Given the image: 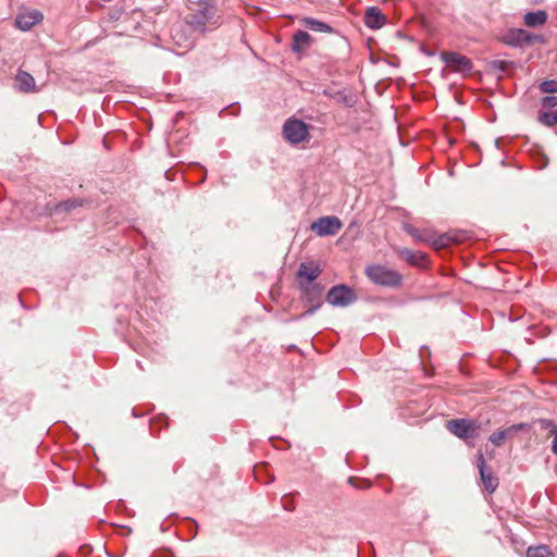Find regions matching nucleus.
<instances>
[{
    "label": "nucleus",
    "mask_w": 557,
    "mask_h": 557,
    "mask_svg": "<svg viewBox=\"0 0 557 557\" xmlns=\"http://www.w3.org/2000/svg\"><path fill=\"white\" fill-rule=\"evenodd\" d=\"M364 274L375 285L388 288H399L403 285V275L382 264L367 265Z\"/></svg>",
    "instance_id": "f257e3e1"
},
{
    "label": "nucleus",
    "mask_w": 557,
    "mask_h": 557,
    "mask_svg": "<svg viewBox=\"0 0 557 557\" xmlns=\"http://www.w3.org/2000/svg\"><path fill=\"white\" fill-rule=\"evenodd\" d=\"M198 9L188 14L187 23L196 30H205L208 26L218 24L215 18L216 9L212 0H201L198 3Z\"/></svg>",
    "instance_id": "f03ea898"
},
{
    "label": "nucleus",
    "mask_w": 557,
    "mask_h": 557,
    "mask_svg": "<svg viewBox=\"0 0 557 557\" xmlns=\"http://www.w3.org/2000/svg\"><path fill=\"white\" fill-rule=\"evenodd\" d=\"M300 289V300L304 302L307 310L300 315H309L314 313L321 308L323 301L324 287L321 284L315 285H298Z\"/></svg>",
    "instance_id": "7ed1b4c3"
},
{
    "label": "nucleus",
    "mask_w": 557,
    "mask_h": 557,
    "mask_svg": "<svg viewBox=\"0 0 557 557\" xmlns=\"http://www.w3.org/2000/svg\"><path fill=\"white\" fill-rule=\"evenodd\" d=\"M446 429L458 438L466 441L478 435L480 423L471 419H453L447 421Z\"/></svg>",
    "instance_id": "20e7f679"
},
{
    "label": "nucleus",
    "mask_w": 557,
    "mask_h": 557,
    "mask_svg": "<svg viewBox=\"0 0 557 557\" xmlns=\"http://www.w3.org/2000/svg\"><path fill=\"white\" fill-rule=\"evenodd\" d=\"M283 135L288 143L300 144L309 139L308 125L300 120H288L283 126Z\"/></svg>",
    "instance_id": "39448f33"
},
{
    "label": "nucleus",
    "mask_w": 557,
    "mask_h": 557,
    "mask_svg": "<svg viewBox=\"0 0 557 557\" xmlns=\"http://www.w3.org/2000/svg\"><path fill=\"white\" fill-rule=\"evenodd\" d=\"M342 227L343 223L337 216H322L310 225L311 231L321 237L335 235Z\"/></svg>",
    "instance_id": "423d86ee"
},
{
    "label": "nucleus",
    "mask_w": 557,
    "mask_h": 557,
    "mask_svg": "<svg viewBox=\"0 0 557 557\" xmlns=\"http://www.w3.org/2000/svg\"><path fill=\"white\" fill-rule=\"evenodd\" d=\"M503 41L512 47H521L534 42H543V37L539 35H532L531 33L521 29H510L503 38Z\"/></svg>",
    "instance_id": "0eeeda50"
},
{
    "label": "nucleus",
    "mask_w": 557,
    "mask_h": 557,
    "mask_svg": "<svg viewBox=\"0 0 557 557\" xmlns=\"http://www.w3.org/2000/svg\"><path fill=\"white\" fill-rule=\"evenodd\" d=\"M326 300L332 306L346 307L356 300V295L346 285H337L329 290Z\"/></svg>",
    "instance_id": "6e6552de"
},
{
    "label": "nucleus",
    "mask_w": 557,
    "mask_h": 557,
    "mask_svg": "<svg viewBox=\"0 0 557 557\" xmlns=\"http://www.w3.org/2000/svg\"><path fill=\"white\" fill-rule=\"evenodd\" d=\"M531 429V424L529 423H516V424H511L507 428H504V429H499L495 432H493L490 437H488V441L496 447H500L504 445V443L509 440V438H512L518 432H521V431H529Z\"/></svg>",
    "instance_id": "1a4fd4ad"
},
{
    "label": "nucleus",
    "mask_w": 557,
    "mask_h": 557,
    "mask_svg": "<svg viewBox=\"0 0 557 557\" xmlns=\"http://www.w3.org/2000/svg\"><path fill=\"white\" fill-rule=\"evenodd\" d=\"M441 59L455 72L468 74L472 71L471 60L457 52H442Z\"/></svg>",
    "instance_id": "9d476101"
},
{
    "label": "nucleus",
    "mask_w": 557,
    "mask_h": 557,
    "mask_svg": "<svg viewBox=\"0 0 557 557\" xmlns=\"http://www.w3.org/2000/svg\"><path fill=\"white\" fill-rule=\"evenodd\" d=\"M467 235L462 231H449L441 235L434 233L433 248L436 250L445 249L455 244H461L466 240Z\"/></svg>",
    "instance_id": "9b49d317"
},
{
    "label": "nucleus",
    "mask_w": 557,
    "mask_h": 557,
    "mask_svg": "<svg viewBox=\"0 0 557 557\" xmlns=\"http://www.w3.org/2000/svg\"><path fill=\"white\" fill-rule=\"evenodd\" d=\"M322 270L318 263H301L297 272L298 285H315L317 283L314 281L320 276Z\"/></svg>",
    "instance_id": "f8f14e48"
},
{
    "label": "nucleus",
    "mask_w": 557,
    "mask_h": 557,
    "mask_svg": "<svg viewBox=\"0 0 557 557\" xmlns=\"http://www.w3.org/2000/svg\"><path fill=\"white\" fill-rule=\"evenodd\" d=\"M44 20V15L38 10L21 12L15 18V26L24 32L30 30L35 25Z\"/></svg>",
    "instance_id": "ddd939ff"
},
{
    "label": "nucleus",
    "mask_w": 557,
    "mask_h": 557,
    "mask_svg": "<svg viewBox=\"0 0 557 557\" xmlns=\"http://www.w3.org/2000/svg\"><path fill=\"white\" fill-rule=\"evenodd\" d=\"M478 468L480 471L481 481L484 485V488L488 493H493L496 491L498 486V478L490 470L486 469L485 459L482 453L478 454Z\"/></svg>",
    "instance_id": "4468645a"
},
{
    "label": "nucleus",
    "mask_w": 557,
    "mask_h": 557,
    "mask_svg": "<svg viewBox=\"0 0 557 557\" xmlns=\"http://www.w3.org/2000/svg\"><path fill=\"white\" fill-rule=\"evenodd\" d=\"M386 22L385 16L382 14L381 10L375 7H371L367 9L364 13V23L368 27L377 29L384 26Z\"/></svg>",
    "instance_id": "2eb2a0df"
},
{
    "label": "nucleus",
    "mask_w": 557,
    "mask_h": 557,
    "mask_svg": "<svg viewBox=\"0 0 557 557\" xmlns=\"http://www.w3.org/2000/svg\"><path fill=\"white\" fill-rule=\"evenodd\" d=\"M398 256L411 265L420 267L425 261L426 255L408 248L398 250Z\"/></svg>",
    "instance_id": "dca6fc26"
},
{
    "label": "nucleus",
    "mask_w": 557,
    "mask_h": 557,
    "mask_svg": "<svg viewBox=\"0 0 557 557\" xmlns=\"http://www.w3.org/2000/svg\"><path fill=\"white\" fill-rule=\"evenodd\" d=\"M16 87L23 92L36 91V84L34 77L24 71H20L15 78Z\"/></svg>",
    "instance_id": "f3484780"
},
{
    "label": "nucleus",
    "mask_w": 557,
    "mask_h": 557,
    "mask_svg": "<svg viewBox=\"0 0 557 557\" xmlns=\"http://www.w3.org/2000/svg\"><path fill=\"white\" fill-rule=\"evenodd\" d=\"M311 36L302 30L297 32L293 37L292 49L295 52H300L307 49L311 42Z\"/></svg>",
    "instance_id": "a211bd4d"
},
{
    "label": "nucleus",
    "mask_w": 557,
    "mask_h": 557,
    "mask_svg": "<svg viewBox=\"0 0 557 557\" xmlns=\"http://www.w3.org/2000/svg\"><path fill=\"white\" fill-rule=\"evenodd\" d=\"M406 230L416 240L426 243L433 247L434 233L432 231L419 230L412 226H408Z\"/></svg>",
    "instance_id": "6ab92c4d"
},
{
    "label": "nucleus",
    "mask_w": 557,
    "mask_h": 557,
    "mask_svg": "<svg viewBox=\"0 0 557 557\" xmlns=\"http://www.w3.org/2000/svg\"><path fill=\"white\" fill-rule=\"evenodd\" d=\"M547 22V13L545 11L529 12L524 15V24L529 27L544 25Z\"/></svg>",
    "instance_id": "aec40b11"
},
{
    "label": "nucleus",
    "mask_w": 557,
    "mask_h": 557,
    "mask_svg": "<svg viewBox=\"0 0 557 557\" xmlns=\"http://www.w3.org/2000/svg\"><path fill=\"white\" fill-rule=\"evenodd\" d=\"M304 24H305V26H307L308 28H310L311 30H314V32H320V33H331L332 32V27L330 25H327L324 22H321L319 20L308 17V18L304 20Z\"/></svg>",
    "instance_id": "412c9836"
},
{
    "label": "nucleus",
    "mask_w": 557,
    "mask_h": 557,
    "mask_svg": "<svg viewBox=\"0 0 557 557\" xmlns=\"http://www.w3.org/2000/svg\"><path fill=\"white\" fill-rule=\"evenodd\" d=\"M83 206V200L81 199H77V198H73V199H67V200H64V201H61L59 202L54 210L55 211H71L73 209H76L78 207H82Z\"/></svg>",
    "instance_id": "4be33fe9"
},
{
    "label": "nucleus",
    "mask_w": 557,
    "mask_h": 557,
    "mask_svg": "<svg viewBox=\"0 0 557 557\" xmlns=\"http://www.w3.org/2000/svg\"><path fill=\"white\" fill-rule=\"evenodd\" d=\"M553 554L547 546L529 547L527 550V557H552Z\"/></svg>",
    "instance_id": "5701e85b"
},
{
    "label": "nucleus",
    "mask_w": 557,
    "mask_h": 557,
    "mask_svg": "<svg viewBox=\"0 0 557 557\" xmlns=\"http://www.w3.org/2000/svg\"><path fill=\"white\" fill-rule=\"evenodd\" d=\"M539 121L546 126H555L557 124V112H543L539 115Z\"/></svg>",
    "instance_id": "b1692460"
},
{
    "label": "nucleus",
    "mask_w": 557,
    "mask_h": 557,
    "mask_svg": "<svg viewBox=\"0 0 557 557\" xmlns=\"http://www.w3.org/2000/svg\"><path fill=\"white\" fill-rule=\"evenodd\" d=\"M535 424H539L540 429L542 431L547 432V436H550L557 430V425L552 421L547 419H540L534 422Z\"/></svg>",
    "instance_id": "393cba45"
},
{
    "label": "nucleus",
    "mask_w": 557,
    "mask_h": 557,
    "mask_svg": "<svg viewBox=\"0 0 557 557\" xmlns=\"http://www.w3.org/2000/svg\"><path fill=\"white\" fill-rule=\"evenodd\" d=\"M539 88L543 94H556L557 92V81H555V79L544 81L540 84Z\"/></svg>",
    "instance_id": "a878e982"
},
{
    "label": "nucleus",
    "mask_w": 557,
    "mask_h": 557,
    "mask_svg": "<svg viewBox=\"0 0 557 557\" xmlns=\"http://www.w3.org/2000/svg\"><path fill=\"white\" fill-rule=\"evenodd\" d=\"M348 482L350 485H354L357 488H370L371 487V482L367 481V480H360V479H356V478L351 476L348 479Z\"/></svg>",
    "instance_id": "bb28decb"
},
{
    "label": "nucleus",
    "mask_w": 557,
    "mask_h": 557,
    "mask_svg": "<svg viewBox=\"0 0 557 557\" xmlns=\"http://www.w3.org/2000/svg\"><path fill=\"white\" fill-rule=\"evenodd\" d=\"M541 103L544 108L550 109L557 107V97L556 96H545L542 98Z\"/></svg>",
    "instance_id": "cd10ccee"
},
{
    "label": "nucleus",
    "mask_w": 557,
    "mask_h": 557,
    "mask_svg": "<svg viewBox=\"0 0 557 557\" xmlns=\"http://www.w3.org/2000/svg\"><path fill=\"white\" fill-rule=\"evenodd\" d=\"M282 504H283L284 509H286L288 511L295 510V505H294L293 498L289 495H285L282 498Z\"/></svg>",
    "instance_id": "c85d7f7f"
},
{
    "label": "nucleus",
    "mask_w": 557,
    "mask_h": 557,
    "mask_svg": "<svg viewBox=\"0 0 557 557\" xmlns=\"http://www.w3.org/2000/svg\"><path fill=\"white\" fill-rule=\"evenodd\" d=\"M550 436L554 437L553 440V444H552V451L557 455V429L555 430V432L553 434H550Z\"/></svg>",
    "instance_id": "c756f323"
},
{
    "label": "nucleus",
    "mask_w": 557,
    "mask_h": 557,
    "mask_svg": "<svg viewBox=\"0 0 557 557\" xmlns=\"http://www.w3.org/2000/svg\"><path fill=\"white\" fill-rule=\"evenodd\" d=\"M261 470H264V466L256 467L255 472L258 475Z\"/></svg>",
    "instance_id": "7c9ffc66"
}]
</instances>
